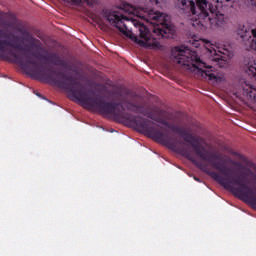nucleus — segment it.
Returning a JSON list of instances; mask_svg holds the SVG:
<instances>
[{
	"instance_id": "nucleus-13",
	"label": "nucleus",
	"mask_w": 256,
	"mask_h": 256,
	"mask_svg": "<svg viewBox=\"0 0 256 256\" xmlns=\"http://www.w3.org/2000/svg\"><path fill=\"white\" fill-rule=\"evenodd\" d=\"M246 72L250 73V75H253L254 77H256V62L254 60L248 62V64H246Z\"/></svg>"
},
{
	"instance_id": "nucleus-6",
	"label": "nucleus",
	"mask_w": 256,
	"mask_h": 256,
	"mask_svg": "<svg viewBox=\"0 0 256 256\" xmlns=\"http://www.w3.org/2000/svg\"><path fill=\"white\" fill-rule=\"evenodd\" d=\"M171 131L177 133L178 135L183 137V140L186 143H189L197 156L203 161L208 162L214 169L218 170L222 175L228 177V172H230V168L227 166L221 165V163L217 162L221 160V155L218 153H210L206 148L201 147L199 140L193 135L189 134L184 128L174 126Z\"/></svg>"
},
{
	"instance_id": "nucleus-7",
	"label": "nucleus",
	"mask_w": 256,
	"mask_h": 256,
	"mask_svg": "<svg viewBox=\"0 0 256 256\" xmlns=\"http://www.w3.org/2000/svg\"><path fill=\"white\" fill-rule=\"evenodd\" d=\"M135 8L129 4H124L123 7L120 6L116 9L106 10L104 17L110 23L111 26L119 29L121 33L130 36V30L128 24H125V21L130 22V19L127 15H134Z\"/></svg>"
},
{
	"instance_id": "nucleus-2",
	"label": "nucleus",
	"mask_w": 256,
	"mask_h": 256,
	"mask_svg": "<svg viewBox=\"0 0 256 256\" xmlns=\"http://www.w3.org/2000/svg\"><path fill=\"white\" fill-rule=\"evenodd\" d=\"M6 47H11L16 51H24L22 55L26 59L20 56V54H16L12 50L9 51V54L15 59L16 63H18L23 70H29L41 81L70 91L72 98H74V92H80L82 85L78 81L74 80L73 76H67V74H64L61 71L56 72L53 70V68H49L47 70L48 72H45L44 67L40 65L37 60H33L28 56V50L22 47L21 44H14L8 40L0 39V51L3 53L7 52Z\"/></svg>"
},
{
	"instance_id": "nucleus-18",
	"label": "nucleus",
	"mask_w": 256,
	"mask_h": 256,
	"mask_svg": "<svg viewBox=\"0 0 256 256\" xmlns=\"http://www.w3.org/2000/svg\"><path fill=\"white\" fill-rule=\"evenodd\" d=\"M74 4H81L82 1L86 2L88 6H92L94 4V0H69Z\"/></svg>"
},
{
	"instance_id": "nucleus-26",
	"label": "nucleus",
	"mask_w": 256,
	"mask_h": 256,
	"mask_svg": "<svg viewBox=\"0 0 256 256\" xmlns=\"http://www.w3.org/2000/svg\"><path fill=\"white\" fill-rule=\"evenodd\" d=\"M254 98H256V95L254 96Z\"/></svg>"
},
{
	"instance_id": "nucleus-19",
	"label": "nucleus",
	"mask_w": 256,
	"mask_h": 256,
	"mask_svg": "<svg viewBox=\"0 0 256 256\" xmlns=\"http://www.w3.org/2000/svg\"><path fill=\"white\" fill-rule=\"evenodd\" d=\"M0 38H6V39L9 38V37L7 36V33H6L3 29H0Z\"/></svg>"
},
{
	"instance_id": "nucleus-8",
	"label": "nucleus",
	"mask_w": 256,
	"mask_h": 256,
	"mask_svg": "<svg viewBox=\"0 0 256 256\" xmlns=\"http://www.w3.org/2000/svg\"><path fill=\"white\" fill-rule=\"evenodd\" d=\"M237 35L245 42L246 46L256 51V29L246 25H239L236 30Z\"/></svg>"
},
{
	"instance_id": "nucleus-5",
	"label": "nucleus",
	"mask_w": 256,
	"mask_h": 256,
	"mask_svg": "<svg viewBox=\"0 0 256 256\" xmlns=\"http://www.w3.org/2000/svg\"><path fill=\"white\" fill-rule=\"evenodd\" d=\"M172 57L175 62L186 69L197 68L203 77H208L210 81L216 80L217 76L213 74V67L207 65L197 54L186 46H177L172 50Z\"/></svg>"
},
{
	"instance_id": "nucleus-12",
	"label": "nucleus",
	"mask_w": 256,
	"mask_h": 256,
	"mask_svg": "<svg viewBox=\"0 0 256 256\" xmlns=\"http://www.w3.org/2000/svg\"><path fill=\"white\" fill-rule=\"evenodd\" d=\"M23 36H24V41H26L28 43H31V46L33 48L42 50L40 40L35 39L34 37H32V35L28 31L24 32Z\"/></svg>"
},
{
	"instance_id": "nucleus-10",
	"label": "nucleus",
	"mask_w": 256,
	"mask_h": 256,
	"mask_svg": "<svg viewBox=\"0 0 256 256\" xmlns=\"http://www.w3.org/2000/svg\"><path fill=\"white\" fill-rule=\"evenodd\" d=\"M211 53V60L212 62L216 63L218 67H225L227 63V57L223 55L221 51H217L215 49L210 50Z\"/></svg>"
},
{
	"instance_id": "nucleus-4",
	"label": "nucleus",
	"mask_w": 256,
	"mask_h": 256,
	"mask_svg": "<svg viewBox=\"0 0 256 256\" xmlns=\"http://www.w3.org/2000/svg\"><path fill=\"white\" fill-rule=\"evenodd\" d=\"M139 17L154 25L152 30L153 34H151L150 29L145 24L136 20L130 21V23L138 29L139 36L144 41L149 42L151 39L159 40L173 37L175 33L174 28L168 23L163 13L155 11L154 9L142 8Z\"/></svg>"
},
{
	"instance_id": "nucleus-23",
	"label": "nucleus",
	"mask_w": 256,
	"mask_h": 256,
	"mask_svg": "<svg viewBox=\"0 0 256 256\" xmlns=\"http://www.w3.org/2000/svg\"><path fill=\"white\" fill-rule=\"evenodd\" d=\"M36 96L42 97L41 93H39V92L36 93Z\"/></svg>"
},
{
	"instance_id": "nucleus-24",
	"label": "nucleus",
	"mask_w": 256,
	"mask_h": 256,
	"mask_svg": "<svg viewBox=\"0 0 256 256\" xmlns=\"http://www.w3.org/2000/svg\"><path fill=\"white\" fill-rule=\"evenodd\" d=\"M126 95H130V91H126Z\"/></svg>"
},
{
	"instance_id": "nucleus-21",
	"label": "nucleus",
	"mask_w": 256,
	"mask_h": 256,
	"mask_svg": "<svg viewBox=\"0 0 256 256\" xmlns=\"http://www.w3.org/2000/svg\"><path fill=\"white\" fill-rule=\"evenodd\" d=\"M164 113H165L164 110H157V114H159L160 116H163Z\"/></svg>"
},
{
	"instance_id": "nucleus-25",
	"label": "nucleus",
	"mask_w": 256,
	"mask_h": 256,
	"mask_svg": "<svg viewBox=\"0 0 256 256\" xmlns=\"http://www.w3.org/2000/svg\"><path fill=\"white\" fill-rule=\"evenodd\" d=\"M149 1H151V2H152V1H154V0H149Z\"/></svg>"
},
{
	"instance_id": "nucleus-17",
	"label": "nucleus",
	"mask_w": 256,
	"mask_h": 256,
	"mask_svg": "<svg viewBox=\"0 0 256 256\" xmlns=\"http://www.w3.org/2000/svg\"><path fill=\"white\" fill-rule=\"evenodd\" d=\"M250 203L256 206V191L254 192L252 187H250Z\"/></svg>"
},
{
	"instance_id": "nucleus-16",
	"label": "nucleus",
	"mask_w": 256,
	"mask_h": 256,
	"mask_svg": "<svg viewBox=\"0 0 256 256\" xmlns=\"http://www.w3.org/2000/svg\"><path fill=\"white\" fill-rule=\"evenodd\" d=\"M13 24L9 23L7 20H5V13L0 12V27H12Z\"/></svg>"
},
{
	"instance_id": "nucleus-9",
	"label": "nucleus",
	"mask_w": 256,
	"mask_h": 256,
	"mask_svg": "<svg viewBox=\"0 0 256 256\" xmlns=\"http://www.w3.org/2000/svg\"><path fill=\"white\" fill-rule=\"evenodd\" d=\"M41 59L48 61L54 66L63 67L67 70H71V65L66 60L60 58L59 54L50 52L47 56H41Z\"/></svg>"
},
{
	"instance_id": "nucleus-14",
	"label": "nucleus",
	"mask_w": 256,
	"mask_h": 256,
	"mask_svg": "<svg viewBox=\"0 0 256 256\" xmlns=\"http://www.w3.org/2000/svg\"><path fill=\"white\" fill-rule=\"evenodd\" d=\"M232 154L235 155L241 161H243L248 167H254V163L250 160H247L242 154H239L238 152H232Z\"/></svg>"
},
{
	"instance_id": "nucleus-20",
	"label": "nucleus",
	"mask_w": 256,
	"mask_h": 256,
	"mask_svg": "<svg viewBox=\"0 0 256 256\" xmlns=\"http://www.w3.org/2000/svg\"><path fill=\"white\" fill-rule=\"evenodd\" d=\"M216 3L229 2L230 0H213Z\"/></svg>"
},
{
	"instance_id": "nucleus-22",
	"label": "nucleus",
	"mask_w": 256,
	"mask_h": 256,
	"mask_svg": "<svg viewBox=\"0 0 256 256\" xmlns=\"http://www.w3.org/2000/svg\"><path fill=\"white\" fill-rule=\"evenodd\" d=\"M194 179H195L197 182L201 183V179H200V178L194 176Z\"/></svg>"
},
{
	"instance_id": "nucleus-11",
	"label": "nucleus",
	"mask_w": 256,
	"mask_h": 256,
	"mask_svg": "<svg viewBox=\"0 0 256 256\" xmlns=\"http://www.w3.org/2000/svg\"><path fill=\"white\" fill-rule=\"evenodd\" d=\"M180 153L183 157L191 161L193 164L197 165L199 169H202L203 172H207V168H203V164L197 162V160L194 159L193 155L187 148H180Z\"/></svg>"
},
{
	"instance_id": "nucleus-3",
	"label": "nucleus",
	"mask_w": 256,
	"mask_h": 256,
	"mask_svg": "<svg viewBox=\"0 0 256 256\" xmlns=\"http://www.w3.org/2000/svg\"><path fill=\"white\" fill-rule=\"evenodd\" d=\"M181 2V9L186 15L196 16L194 27L206 30L208 27L222 28L227 24L228 19L220 13L207 0H178Z\"/></svg>"
},
{
	"instance_id": "nucleus-1",
	"label": "nucleus",
	"mask_w": 256,
	"mask_h": 256,
	"mask_svg": "<svg viewBox=\"0 0 256 256\" xmlns=\"http://www.w3.org/2000/svg\"><path fill=\"white\" fill-rule=\"evenodd\" d=\"M73 99L80 102L85 109L98 112L104 116H110L112 119L123 121L139 133L152 136L156 142L163 144L172 151H176L177 144L179 143L176 138L163 132L161 128L153 126L154 123L152 121L125 112L124 104H127L126 107L128 111L142 114L167 129L172 130L174 126L161 117H154L151 112H144L142 106L130 102L127 97L121 96L120 102H109L94 91H84L83 87H81L80 92H73Z\"/></svg>"
},
{
	"instance_id": "nucleus-15",
	"label": "nucleus",
	"mask_w": 256,
	"mask_h": 256,
	"mask_svg": "<svg viewBox=\"0 0 256 256\" xmlns=\"http://www.w3.org/2000/svg\"><path fill=\"white\" fill-rule=\"evenodd\" d=\"M231 164H233L235 167H237L239 169H244L246 171V175L247 176H249V175H251L253 173L251 169L244 167L243 164L240 163V162L232 160Z\"/></svg>"
}]
</instances>
